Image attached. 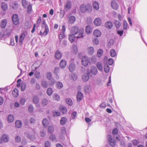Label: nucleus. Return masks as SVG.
Returning <instances> with one entry per match:
<instances>
[{"label": "nucleus", "mask_w": 147, "mask_h": 147, "mask_svg": "<svg viewBox=\"0 0 147 147\" xmlns=\"http://www.w3.org/2000/svg\"><path fill=\"white\" fill-rule=\"evenodd\" d=\"M67 63L66 61L65 60L63 59L59 63V65L61 68H64L65 67Z\"/></svg>", "instance_id": "obj_23"}, {"label": "nucleus", "mask_w": 147, "mask_h": 147, "mask_svg": "<svg viewBox=\"0 0 147 147\" xmlns=\"http://www.w3.org/2000/svg\"><path fill=\"white\" fill-rule=\"evenodd\" d=\"M103 51L102 50L99 49L98 50L97 53V56L98 57H100L103 54Z\"/></svg>", "instance_id": "obj_44"}, {"label": "nucleus", "mask_w": 147, "mask_h": 147, "mask_svg": "<svg viewBox=\"0 0 147 147\" xmlns=\"http://www.w3.org/2000/svg\"><path fill=\"white\" fill-rule=\"evenodd\" d=\"M15 140L17 142H19L21 141V138L20 136L18 135H16L15 137Z\"/></svg>", "instance_id": "obj_52"}, {"label": "nucleus", "mask_w": 147, "mask_h": 147, "mask_svg": "<svg viewBox=\"0 0 147 147\" xmlns=\"http://www.w3.org/2000/svg\"><path fill=\"white\" fill-rule=\"evenodd\" d=\"M42 123L44 127H47L49 123L48 120L46 118H45L43 119Z\"/></svg>", "instance_id": "obj_32"}, {"label": "nucleus", "mask_w": 147, "mask_h": 147, "mask_svg": "<svg viewBox=\"0 0 147 147\" xmlns=\"http://www.w3.org/2000/svg\"><path fill=\"white\" fill-rule=\"evenodd\" d=\"M7 24V21L5 19L1 21L0 26L2 28H5Z\"/></svg>", "instance_id": "obj_24"}, {"label": "nucleus", "mask_w": 147, "mask_h": 147, "mask_svg": "<svg viewBox=\"0 0 147 147\" xmlns=\"http://www.w3.org/2000/svg\"><path fill=\"white\" fill-rule=\"evenodd\" d=\"M76 69V65L74 63H71L69 66V69L70 72H73Z\"/></svg>", "instance_id": "obj_16"}, {"label": "nucleus", "mask_w": 147, "mask_h": 147, "mask_svg": "<svg viewBox=\"0 0 147 147\" xmlns=\"http://www.w3.org/2000/svg\"><path fill=\"white\" fill-rule=\"evenodd\" d=\"M53 99L57 101H59L60 99L59 96L57 93L54 94L53 96Z\"/></svg>", "instance_id": "obj_31"}, {"label": "nucleus", "mask_w": 147, "mask_h": 147, "mask_svg": "<svg viewBox=\"0 0 147 147\" xmlns=\"http://www.w3.org/2000/svg\"><path fill=\"white\" fill-rule=\"evenodd\" d=\"M32 100L34 103L37 104L39 102V98L36 95H34L33 96Z\"/></svg>", "instance_id": "obj_30"}, {"label": "nucleus", "mask_w": 147, "mask_h": 147, "mask_svg": "<svg viewBox=\"0 0 147 147\" xmlns=\"http://www.w3.org/2000/svg\"><path fill=\"white\" fill-rule=\"evenodd\" d=\"M2 139L4 142H7L9 141V138L7 135L4 134L2 136Z\"/></svg>", "instance_id": "obj_26"}, {"label": "nucleus", "mask_w": 147, "mask_h": 147, "mask_svg": "<svg viewBox=\"0 0 147 147\" xmlns=\"http://www.w3.org/2000/svg\"><path fill=\"white\" fill-rule=\"evenodd\" d=\"M93 34L94 36L96 37H99L101 35V32L99 30L96 29L94 31Z\"/></svg>", "instance_id": "obj_11"}, {"label": "nucleus", "mask_w": 147, "mask_h": 147, "mask_svg": "<svg viewBox=\"0 0 147 147\" xmlns=\"http://www.w3.org/2000/svg\"><path fill=\"white\" fill-rule=\"evenodd\" d=\"M22 5L24 7H26L28 5V2L26 0H22Z\"/></svg>", "instance_id": "obj_59"}, {"label": "nucleus", "mask_w": 147, "mask_h": 147, "mask_svg": "<svg viewBox=\"0 0 147 147\" xmlns=\"http://www.w3.org/2000/svg\"><path fill=\"white\" fill-rule=\"evenodd\" d=\"M110 54L111 57H115L117 55L114 49H112L110 50Z\"/></svg>", "instance_id": "obj_39"}, {"label": "nucleus", "mask_w": 147, "mask_h": 147, "mask_svg": "<svg viewBox=\"0 0 147 147\" xmlns=\"http://www.w3.org/2000/svg\"><path fill=\"white\" fill-rule=\"evenodd\" d=\"M92 6L93 9L96 10H98L99 8V4L96 1H95L93 3Z\"/></svg>", "instance_id": "obj_21"}, {"label": "nucleus", "mask_w": 147, "mask_h": 147, "mask_svg": "<svg viewBox=\"0 0 147 147\" xmlns=\"http://www.w3.org/2000/svg\"><path fill=\"white\" fill-rule=\"evenodd\" d=\"M114 23L117 28H118L120 27L121 25V23L119 22L117 20H115V21Z\"/></svg>", "instance_id": "obj_57"}, {"label": "nucleus", "mask_w": 147, "mask_h": 147, "mask_svg": "<svg viewBox=\"0 0 147 147\" xmlns=\"http://www.w3.org/2000/svg\"><path fill=\"white\" fill-rule=\"evenodd\" d=\"M75 36L74 35L71 34L69 36V39L71 42H74L75 40Z\"/></svg>", "instance_id": "obj_37"}, {"label": "nucleus", "mask_w": 147, "mask_h": 147, "mask_svg": "<svg viewBox=\"0 0 147 147\" xmlns=\"http://www.w3.org/2000/svg\"><path fill=\"white\" fill-rule=\"evenodd\" d=\"M83 97V96L82 93L80 91L78 92L77 95V101L78 102L82 100Z\"/></svg>", "instance_id": "obj_18"}, {"label": "nucleus", "mask_w": 147, "mask_h": 147, "mask_svg": "<svg viewBox=\"0 0 147 147\" xmlns=\"http://www.w3.org/2000/svg\"><path fill=\"white\" fill-rule=\"evenodd\" d=\"M82 62L84 66H86L90 62V60L87 57L84 56L82 58Z\"/></svg>", "instance_id": "obj_3"}, {"label": "nucleus", "mask_w": 147, "mask_h": 147, "mask_svg": "<svg viewBox=\"0 0 147 147\" xmlns=\"http://www.w3.org/2000/svg\"><path fill=\"white\" fill-rule=\"evenodd\" d=\"M26 84L25 83H22L21 87V90L22 91H24L26 89Z\"/></svg>", "instance_id": "obj_60"}, {"label": "nucleus", "mask_w": 147, "mask_h": 147, "mask_svg": "<svg viewBox=\"0 0 147 147\" xmlns=\"http://www.w3.org/2000/svg\"><path fill=\"white\" fill-rule=\"evenodd\" d=\"M48 102V100L46 98H44L42 101V104L43 106H45Z\"/></svg>", "instance_id": "obj_45"}, {"label": "nucleus", "mask_w": 147, "mask_h": 147, "mask_svg": "<svg viewBox=\"0 0 147 147\" xmlns=\"http://www.w3.org/2000/svg\"><path fill=\"white\" fill-rule=\"evenodd\" d=\"M102 20L99 18H96L94 21V23L95 25L96 26H99L102 24Z\"/></svg>", "instance_id": "obj_8"}, {"label": "nucleus", "mask_w": 147, "mask_h": 147, "mask_svg": "<svg viewBox=\"0 0 147 147\" xmlns=\"http://www.w3.org/2000/svg\"><path fill=\"white\" fill-rule=\"evenodd\" d=\"M56 87L59 89L62 88L63 87V85L62 83L61 82H58L56 83Z\"/></svg>", "instance_id": "obj_42"}, {"label": "nucleus", "mask_w": 147, "mask_h": 147, "mask_svg": "<svg viewBox=\"0 0 147 147\" xmlns=\"http://www.w3.org/2000/svg\"><path fill=\"white\" fill-rule=\"evenodd\" d=\"M111 5L112 8L115 10L117 9L119 7L118 4L115 0L111 2Z\"/></svg>", "instance_id": "obj_10"}, {"label": "nucleus", "mask_w": 147, "mask_h": 147, "mask_svg": "<svg viewBox=\"0 0 147 147\" xmlns=\"http://www.w3.org/2000/svg\"><path fill=\"white\" fill-rule=\"evenodd\" d=\"M80 10L81 12L84 13L88 10V7L85 5L83 4L80 6Z\"/></svg>", "instance_id": "obj_14"}, {"label": "nucleus", "mask_w": 147, "mask_h": 147, "mask_svg": "<svg viewBox=\"0 0 147 147\" xmlns=\"http://www.w3.org/2000/svg\"><path fill=\"white\" fill-rule=\"evenodd\" d=\"M41 84L42 86L44 88H46L49 86V84L45 80H42L41 82Z\"/></svg>", "instance_id": "obj_29"}, {"label": "nucleus", "mask_w": 147, "mask_h": 147, "mask_svg": "<svg viewBox=\"0 0 147 147\" xmlns=\"http://www.w3.org/2000/svg\"><path fill=\"white\" fill-rule=\"evenodd\" d=\"M60 115V113L59 111H55L53 112V115L54 117L58 116Z\"/></svg>", "instance_id": "obj_63"}, {"label": "nucleus", "mask_w": 147, "mask_h": 147, "mask_svg": "<svg viewBox=\"0 0 147 147\" xmlns=\"http://www.w3.org/2000/svg\"><path fill=\"white\" fill-rule=\"evenodd\" d=\"M72 51L74 54H76L78 52V48L77 46L75 45H73L72 47Z\"/></svg>", "instance_id": "obj_34"}, {"label": "nucleus", "mask_w": 147, "mask_h": 147, "mask_svg": "<svg viewBox=\"0 0 147 147\" xmlns=\"http://www.w3.org/2000/svg\"><path fill=\"white\" fill-rule=\"evenodd\" d=\"M62 112L64 114L65 113L67 112V109L65 107H60Z\"/></svg>", "instance_id": "obj_62"}, {"label": "nucleus", "mask_w": 147, "mask_h": 147, "mask_svg": "<svg viewBox=\"0 0 147 147\" xmlns=\"http://www.w3.org/2000/svg\"><path fill=\"white\" fill-rule=\"evenodd\" d=\"M67 119L65 117H62L60 120V123L62 125H64L67 122Z\"/></svg>", "instance_id": "obj_27"}, {"label": "nucleus", "mask_w": 147, "mask_h": 147, "mask_svg": "<svg viewBox=\"0 0 147 147\" xmlns=\"http://www.w3.org/2000/svg\"><path fill=\"white\" fill-rule=\"evenodd\" d=\"M12 20L13 23L15 25H17L19 23V20L17 14H13L12 16Z\"/></svg>", "instance_id": "obj_4"}, {"label": "nucleus", "mask_w": 147, "mask_h": 147, "mask_svg": "<svg viewBox=\"0 0 147 147\" xmlns=\"http://www.w3.org/2000/svg\"><path fill=\"white\" fill-rule=\"evenodd\" d=\"M82 80L84 82L88 81L89 79V73H84L82 76Z\"/></svg>", "instance_id": "obj_7"}, {"label": "nucleus", "mask_w": 147, "mask_h": 147, "mask_svg": "<svg viewBox=\"0 0 147 147\" xmlns=\"http://www.w3.org/2000/svg\"><path fill=\"white\" fill-rule=\"evenodd\" d=\"M96 66L98 69L102 71L103 70V67L102 64L100 62H98L96 64Z\"/></svg>", "instance_id": "obj_40"}, {"label": "nucleus", "mask_w": 147, "mask_h": 147, "mask_svg": "<svg viewBox=\"0 0 147 147\" xmlns=\"http://www.w3.org/2000/svg\"><path fill=\"white\" fill-rule=\"evenodd\" d=\"M110 145L112 146H114L116 145V142L115 140L112 139L109 141Z\"/></svg>", "instance_id": "obj_56"}, {"label": "nucleus", "mask_w": 147, "mask_h": 147, "mask_svg": "<svg viewBox=\"0 0 147 147\" xmlns=\"http://www.w3.org/2000/svg\"><path fill=\"white\" fill-rule=\"evenodd\" d=\"M93 44L94 45H97L99 43L98 39L96 38H94L92 40Z\"/></svg>", "instance_id": "obj_55"}, {"label": "nucleus", "mask_w": 147, "mask_h": 147, "mask_svg": "<svg viewBox=\"0 0 147 147\" xmlns=\"http://www.w3.org/2000/svg\"><path fill=\"white\" fill-rule=\"evenodd\" d=\"M62 54L59 51H57L55 53V56L57 59H60L62 57Z\"/></svg>", "instance_id": "obj_20"}, {"label": "nucleus", "mask_w": 147, "mask_h": 147, "mask_svg": "<svg viewBox=\"0 0 147 147\" xmlns=\"http://www.w3.org/2000/svg\"><path fill=\"white\" fill-rule=\"evenodd\" d=\"M51 143L49 141H47L45 144V147H51Z\"/></svg>", "instance_id": "obj_64"}, {"label": "nucleus", "mask_w": 147, "mask_h": 147, "mask_svg": "<svg viewBox=\"0 0 147 147\" xmlns=\"http://www.w3.org/2000/svg\"><path fill=\"white\" fill-rule=\"evenodd\" d=\"M105 26L107 28L111 29L113 26V24L111 22L108 21L105 23Z\"/></svg>", "instance_id": "obj_28"}, {"label": "nucleus", "mask_w": 147, "mask_h": 147, "mask_svg": "<svg viewBox=\"0 0 147 147\" xmlns=\"http://www.w3.org/2000/svg\"><path fill=\"white\" fill-rule=\"evenodd\" d=\"M87 51L89 55H92L94 52V49L92 47H89L87 49Z\"/></svg>", "instance_id": "obj_13"}, {"label": "nucleus", "mask_w": 147, "mask_h": 147, "mask_svg": "<svg viewBox=\"0 0 147 147\" xmlns=\"http://www.w3.org/2000/svg\"><path fill=\"white\" fill-rule=\"evenodd\" d=\"M60 70V69L59 68L56 67L55 69L54 72V73L56 74L57 76H58V74L59 73Z\"/></svg>", "instance_id": "obj_61"}, {"label": "nucleus", "mask_w": 147, "mask_h": 147, "mask_svg": "<svg viewBox=\"0 0 147 147\" xmlns=\"http://www.w3.org/2000/svg\"><path fill=\"white\" fill-rule=\"evenodd\" d=\"M72 6L71 1L69 0H67L64 4V9L66 11L70 10Z\"/></svg>", "instance_id": "obj_1"}, {"label": "nucleus", "mask_w": 147, "mask_h": 147, "mask_svg": "<svg viewBox=\"0 0 147 147\" xmlns=\"http://www.w3.org/2000/svg\"><path fill=\"white\" fill-rule=\"evenodd\" d=\"M46 77L47 78L48 80H50L51 79L52 77V75L51 73L50 72H48L47 74Z\"/></svg>", "instance_id": "obj_53"}, {"label": "nucleus", "mask_w": 147, "mask_h": 147, "mask_svg": "<svg viewBox=\"0 0 147 147\" xmlns=\"http://www.w3.org/2000/svg\"><path fill=\"white\" fill-rule=\"evenodd\" d=\"M78 35L76 37L77 38H82L84 37L83 34L84 33V30L83 29H80L78 32Z\"/></svg>", "instance_id": "obj_15"}, {"label": "nucleus", "mask_w": 147, "mask_h": 147, "mask_svg": "<svg viewBox=\"0 0 147 147\" xmlns=\"http://www.w3.org/2000/svg\"><path fill=\"white\" fill-rule=\"evenodd\" d=\"M49 138L53 141L57 142L59 141L58 137L57 138L53 134H51L49 136Z\"/></svg>", "instance_id": "obj_22"}, {"label": "nucleus", "mask_w": 147, "mask_h": 147, "mask_svg": "<svg viewBox=\"0 0 147 147\" xmlns=\"http://www.w3.org/2000/svg\"><path fill=\"white\" fill-rule=\"evenodd\" d=\"M123 29L124 30L127 29L129 28L127 23L126 20H124L123 22Z\"/></svg>", "instance_id": "obj_48"}, {"label": "nucleus", "mask_w": 147, "mask_h": 147, "mask_svg": "<svg viewBox=\"0 0 147 147\" xmlns=\"http://www.w3.org/2000/svg\"><path fill=\"white\" fill-rule=\"evenodd\" d=\"M27 9V11L28 13H30L32 12V6L30 4H29L28 5Z\"/></svg>", "instance_id": "obj_58"}, {"label": "nucleus", "mask_w": 147, "mask_h": 147, "mask_svg": "<svg viewBox=\"0 0 147 147\" xmlns=\"http://www.w3.org/2000/svg\"><path fill=\"white\" fill-rule=\"evenodd\" d=\"M10 7L14 10L16 9L18 7V4L16 2H13L10 5Z\"/></svg>", "instance_id": "obj_17"}, {"label": "nucleus", "mask_w": 147, "mask_h": 147, "mask_svg": "<svg viewBox=\"0 0 147 147\" xmlns=\"http://www.w3.org/2000/svg\"><path fill=\"white\" fill-rule=\"evenodd\" d=\"M104 69L106 73H107L110 70V67L107 64H106L104 66Z\"/></svg>", "instance_id": "obj_46"}, {"label": "nucleus", "mask_w": 147, "mask_h": 147, "mask_svg": "<svg viewBox=\"0 0 147 147\" xmlns=\"http://www.w3.org/2000/svg\"><path fill=\"white\" fill-rule=\"evenodd\" d=\"M66 134H63L61 133H59V135L58 137L59 141H63L65 139V136Z\"/></svg>", "instance_id": "obj_41"}, {"label": "nucleus", "mask_w": 147, "mask_h": 147, "mask_svg": "<svg viewBox=\"0 0 147 147\" xmlns=\"http://www.w3.org/2000/svg\"><path fill=\"white\" fill-rule=\"evenodd\" d=\"M49 80V85L50 86H53L55 82V80L54 79L51 78L50 80Z\"/></svg>", "instance_id": "obj_51"}, {"label": "nucleus", "mask_w": 147, "mask_h": 147, "mask_svg": "<svg viewBox=\"0 0 147 147\" xmlns=\"http://www.w3.org/2000/svg\"><path fill=\"white\" fill-rule=\"evenodd\" d=\"M67 104L69 106H71L73 105V102L69 98H67L66 99Z\"/></svg>", "instance_id": "obj_49"}, {"label": "nucleus", "mask_w": 147, "mask_h": 147, "mask_svg": "<svg viewBox=\"0 0 147 147\" xmlns=\"http://www.w3.org/2000/svg\"><path fill=\"white\" fill-rule=\"evenodd\" d=\"M12 93L14 97H17L18 95V90L16 88H15L12 91Z\"/></svg>", "instance_id": "obj_35"}, {"label": "nucleus", "mask_w": 147, "mask_h": 147, "mask_svg": "<svg viewBox=\"0 0 147 147\" xmlns=\"http://www.w3.org/2000/svg\"><path fill=\"white\" fill-rule=\"evenodd\" d=\"M48 131L50 133H52L54 131V127L52 126H49L48 128Z\"/></svg>", "instance_id": "obj_50"}, {"label": "nucleus", "mask_w": 147, "mask_h": 147, "mask_svg": "<svg viewBox=\"0 0 147 147\" xmlns=\"http://www.w3.org/2000/svg\"><path fill=\"white\" fill-rule=\"evenodd\" d=\"M59 133H61L63 134H66V130L65 127H62L61 128L60 131Z\"/></svg>", "instance_id": "obj_54"}, {"label": "nucleus", "mask_w": 147, "mask_h": 147, "mask_svg": "<svg viewBox=\"0 0 147 147\" xmlns=\"http://www.w3.org/2000/svg\"><path fill=\"white\" fill-rule=\"evenodd\" d=\"M78 28L76 26H74L72 27L71 29V33L74 35L77 34H78L79 31Z\"/></svg>", "instance_id": "obj_5"}, {"label": "nucleus", "mask_w": 147, "mask_h": 147, "mask_svg": "<svg viewBox=\"0 0 147 147\" xmlns=\"http://www.w3.org/2000/svg\"><path fill=\"white\" fill-rule=\"evenodd\" d=\"M92 31V29L90 25H87L85 28V32L86 33L89 34L91 33Z\"/></svg>", "instance_id": "obj_25"}, {"label": "nucleus", "mask_w": 147, "mask_h": 147, "mask_svg": "<svg viewBox=\"0 0 147 147\" xmlns=\"http://www.w3.org/2000/svg\"><path fill=\"white\" fill-rule=\"evenodd\" d=\"M42 27H45V30L43 32V34L44 36L47 35L49 32V28L48 25L46 24L45 20L42 21Z\"/></svg>", "instance_id": "obj_2"}, {"label": "nucleus", "mask_w": 147, "mask_h": 147, "mask_svg": "<svg viewBox=\"0 0 147 147\" xmlns=\"http://www.w3.org/2000/svg\"><path fill=\"white\" fill-rule=\"evenodd\" d=\"M67 20L68 23L69 24H72L75 22L76 18L74 16H68Z\"/></svg>", "instance_id": "obj_6"}, {"label": "nucleus", "mask_w": 147, "mask_h": 147, "mask_svg": "<svg viewBox=\"0 0 147 147\" xmlns=\"http://www.w3.org/2000/svg\"><path fill=\"white\" fill-rule=\"evenodd\" d=\"M91 73L93 75H96L98 71L96 68L94 66H92L90 68Z\"/></svg>", "instance_id": "obj_9"}, {"label": "nucleus", "mask_w": 147, "mask_h": 147, "mask_svg": "<svg viewBox=\"0 0 147 147\" xmlns=\"http://www.w3.org/2000/svg\"><path fill=\"white\" fill-rule=\"evenodd\" d=\"M25 135H26L27 138L32 140H34L35 139V136L34 135H30L27 133H25Z\"/></svg>", "instance_id": "obj_38"}, {"label": "nucleus", "mask_w": 147, "mask_h": 147, "mask_svg": "<svg viewBox=\"0 0 147 147\" xmlns=\"http://www.w3.org/2000/svg\"><path fill=\"white\" fill-rule=\"evenodd\" d=\"M8 121L9 123H12L14 120V118L12 115H9L7 117Z\"/></svg>", "instance_id": "obj_33"}, {"label": "nucleus", "mask_w": 147, "mask_h": 147, "mask_svg": "<svg viewBox=\"0 0 147 147\" xmlns=\"http://www.w3.org/2000/svg\"><path fill=\"white\" fill-rule=\"evenodd\" d=\"M1 7L2 9L4 11H6L8 9L7 4L4 2H2L1 4Z\"/></svg>", "instance_id": "obj_12"}, {"label": "nucleus", "mask_w": 147, "mask_h": 147, "mask_svg": "<svg viewBox=\"0 0 147 147\" xmlns=\"http://www.w3.org/2000/svg\"><path fill=\"white\" fill-rule=\"evenodd\" d=\"M25 37V35L24 34H22L20 37L19 42L20 44H22L24 39Z\"/></svg>", "instance_id": "obj_43"}, {"label": "nucleus", "mask_w": 147, "mask_h": 147, "mask_svg": "<svg viewBox=\"0 0 147 147\" xmlns=\"http://www.w3.org/2000/svg\"><path fill=\"white\" fill-rule=\"evenodd\" d=\"M91 86L87 85L84 87V90L86 93H88L91 91Z\"/></svg>", "instance_id": "obj_19"}, {"label": "nucleus", "mask_w": 147, "mask_h": 147, "mask_svg": "<svg viewBox=\"0 0 147 147\" xmlns=\"http://www.w3.org/2000/svg\"><path fill=\"white\" fill-rule=\"evenodd\" d=\"M15 125L16 127L18 128H19L22 126V122L20 120H17L15 122Z\"/></svg>", "instance_id": "obj_36"}, {"label": "nucleus", "mask_w": 147, "mask_h": 147, "mask_svg": "<svg viewBox=\"0 0 147 147\" xmlns=\"http://www.w3.org/2000/svg\"><path fill=\"white\" fill-rule=\"evenodd\" d=\"M47 95L49 96H51L53 93V90L50 88H48L47 90Z\"/></svg>", "instance_id": "obj_47"}]
</instances>
